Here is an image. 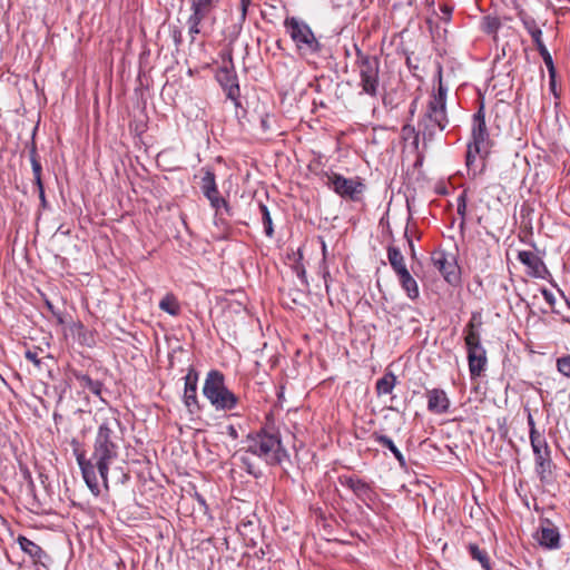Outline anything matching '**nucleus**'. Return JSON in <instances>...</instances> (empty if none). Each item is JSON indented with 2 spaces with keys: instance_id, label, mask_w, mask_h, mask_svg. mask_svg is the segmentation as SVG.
<instances>
[{
  "instance_id": "nucleus-61",
  "label": "nucleus",
  "mask_w": 570,
  "mask_h": 570,
  "mask_svg": "<svg viewBox=\"0 0 570 570\" xmlns=\"http://www.w3.org/2000/svg\"><path fill=\"white\" fill-rule=\"evenodd\" d=\"M442 12H444V13H446V14H451V12H452V8H450V7H448V6H444V7L442 8Z\"/></svg>"
},
{
  "instance_id": "nucleus-17",
  "label": "nucleus",
  "mask_w": 570,
  "mask_h": 570,
  "mask_svg": "<svg viewBox=\"0 0 570 570\" xmlns=\"http://www.w3.org/2000/svg\"><path fill=\"white\" fill-rule=\"evenodd\" d=\"M18 543L21 550L29 554L35 563L47 567L49 556L46 551L42 550L40 546L23 535H19Z\"/></svg>"
},
{
  "instance_id": "nucleus-24",
  "label": "nucleus",
  "mask_w": 570,
  "mask_h": 570,
  "mask_svg": "<svg viewBox=\"0 0 570 570\" xmlns=\"http://www.w3.org/2000/svg\"><path fill=\"white\" fill-rule=\"evenodd\" d=\"M387 259L396 275L407 271L405 259L399 247L390 245L387 247Z\"/></svg>"
},
{
  "instance_id": "nucleus-28",
  "label": "nucleus",
  "mask_w": 570,
  "mask_h": 570,
  "mask_svg": "<svg viewBox=\"0 0 570 570\" xmlns=\"http://www.w3.org/2000/svg\"><path fill=\"white\" fill-rule=\"evenodd\" d=\"M396 384V376L392 372L385 373L381 379L376 381V393L377 395H384L392 393Z\"/></svg>"
},
{
  "instance_id": "nucleus-51",
  "label": "nucleus",
  "mask_w": 570,
  "mask_h": 570,
  "mask_svg": "<svg viewBox=\"0 0 570 570\" xmlns=\"http://www.w3.org/2000/svg\"><path fill=\"white\" fill-rule=\"evenodd\" d=\"M37 188H38V193H39V199H40L41 207L47 208L48 203L46 199L45 187L41 186V187H37Z\"/></svg>"
},
{
  "instance_id": "nucleus-33",
  "label": "nucleus",
  "mask_w": 570,
  "mask_h": 570,
  "mask_svg": "<svg viewBox=\"0 0 570 570\" xmlns=\"http://www.w3.org/2000/svg\"><path fill=\"white\" fill-rule=\"evenodd\" d=\"M213 209H215L216 215H220L222 210H224L228 216H233V212L227 200L220 196V194L208 199Z\"/></svg>"
},
{
  "instance_id": "nucleus-58",
  "label": "nucleus",
  "mask_w": 570,
  "mask_h": 570,
  "mask_svg": "<svg viewBox=\"0 0 570 570\" xmlns=\"http://www.w3.org/2000/svg\"><path fill=\"white\" fill-rule=\"evenodd\" d=\"M416 104H417V99H414L412 102H411V106H410V115L411 117L414 116V112L416 110Z\"/></svg>"
},
{
  "instance_id": "nucleus-50",
  "label": "nucleus",
  "mask_w": 570,
  "mask_h": 570,
  "mask_svg": "<svg viewBox=\"0 0 570 570\" xmlns=\"http://www.w3.org/2000/svg\"><path fill=\"white\" fill-rule=\"evenodd\" d=\"M547 68H548L549 76H550V87H551V90L554 91L556 68H554L553 61L551 62V65H547Z\"/></svg>"
},
{
  "instance_id": "nucleus-18",
  "label": "nucleus",
  "mask_w": 570,
  "mask_h": 570,
  "mask_svg": "<svg viewBox=\"0 0 570 570\" xmlns=\"http://www.w3.org/2000/svg\"><path fill=\"white\" fill-rule=\"evenodd\" d=\"M371 439L374 442H376L377 444H380L381 446L389 449L390 452L393 454V456L399 462L400 466L402 469H406L407 465H406L404 455L399 450V448L394 444L393 440L390 436L375 431L371 434Z\"/></svg>"
},
{
  "instance_id": "nucleus-55",
  "label": "nucleus",
  "mask_w": 570,
  "mask_h": 570,
  "mask_svg": "<svg viewBox=\"0 0 570 570\" xmlns=\"http://www.w3.org/2000/svg\"><path fill=\"white\" fill-rule=\"evenodd\" d=\"M250 0H240L242 19L245 20Z\"/></svg>"
},
{
  "instance_id": "nucleus-39",
  "label": "nucleus",
  "mask_w": 570,
  "mask_h": 570,
  "mask_svg": "<svg viewBox=\"0 0 570 570\" xmlns=\"http://www.w3.org/2000/svg\"><path fill=\"white\" fill-rule=\"evenodd\" d=\"M422 127H420V130L416 131L415 127L411 126L410 124H406L403 126L402 128V132L404 135H413L414 136V144L417 146L419 144V137H420V134H422Z\"/></svg>"
},
{
  "instance_id": "nucleus-37",
  "label": "nucleus",
  "mask_w": 570,
  "mask_h": 570,
  "mask_svg": "<svg viewBox=\"0 0 570 570\" xmlns=\"http://www.w3.org/2000/svg\"><path fill=\"white\" fill-rule=\"evenodd\" d=\"M557 368L562 375L570 377V355L559 357L557 360Z\"/></svg>"
},
{
  "instance_id": "nucleus-57",
  "label": "nucleus",
  "mask_w": 570,
  "mask_h": 570,
  "mask_svg": "<svg viewBox=\"0 0 570 570\" xmlns=\"http://www.w3.org/2000/svg\"><path fill=\"white\" fill-rule=\"evenodd\" d=\"M296 272H297V276L299 278H305L306 272L303 266H301V267L296 266Z\"/></svg>"
},
{
  "instance_id": "nucleus-52",
  "label": "nucleus",
  "mask_w": 570,
  "mask_h": 570,
  "mask_svg": "<svg viewBox=\"0 0 570 570\" xmlns=\"http://www.w3.org/2000/svg\"><path fill=\"white\" fill-rule=\"evenodd\" d=\"M23 474H24V478L28 480V490H29L30 493L33 494L35 493V483H33V480L31 478V474H30V472L28 470H26L23 472Z\"/></svg>"
},
{
  "instance_id": "nucleus-34",
  "label": "nucleus",
  "mask_w": 570,
  "mask_h": 570,
  "mask_svg": "<svg viewBox=\"0 0 570 570\" xmlns=\"http://www.w3.org/2000/svg\"><path fill=\"white\" fill-rule=\"evenodd\" d=\"M483 31L488 35L497 33L502 23L498 17L487 16L482 21Z\"/></svg>"
},
{
  "instance_id": "nucleus-45",
  "label": "nucleus",
  "mask_w": 570,
  "mask_h": 570,
  "mask_svg": "<svg viewBox=\"0 0 570 570\" xmlns=\"http://www.w3.org/2000/svg\"><path fill=\"white\" fill-rule=\"evenodd\" d=\"M46 306L52 313V315L57 318L58 323L62 324L63 323L62 313L59 311H56L55 306L49 301H46Z\"/></svg>"
},
{
  "instance_id": "nucleus-36",
  "label": "nucleus",
  "mask_w": 570,
  "mask_h": 570,
  "mask_svg": "<svg viewBox=\"0 0 570 570\" xmlns=\"http://www.w3.org/2000/svg\"><path fill=\"white\" fill-rule=\"evenodd\" d=\"M219 0H191V8H198L200 11L206 13H210V11L216 7V3Z\"/></svg>"
},
{
  "instance_id": "nucleus-22",
  "label": "nucleus",
  "mask_w": 570,
  "mask_h": 570,
  "mask_svg": "<svg viewBox=\"0 0 570 570\" xmlns=\"http://www.w3.org/2000/svg\"><path fill=\"white\" fill-rule=\"evenodd\" d=\"M396 276L407 297L412 301L416 299L420 295L419 285L409 269Z\"/></svg>"
},
{
  "instance_id": "nucleus-43",
  "label": "nucleus",
  "mask_w": 570,
  "mask_h": 570,
  "mask_svg": "<svg viewBox=\"0 0 570 570\" xmlns=\"http://www.w3.org/2000/svg\"><path fill=\"white\" fill-rule=\"evenodd\" d=\"M24 356L28 361L32 362L37 367H40L41 360L38 357V353L36 351L28 350Z\"/></svg>"
},
{
  "instance_id": "nucleus-63",
  "label": "nucleus",
  "mask_w": 570,
  "mask_h": 570,
  "mask_svg": "<svg viewBox=\"0 0 570 570\" xmlns=\"http://www.w3.org/2000/svg\"><path fill=\"white\" fill-rule=\"evenodd\" d=\"M332 3H333L332 6H333V8H334V9H340V8H342V4H340V2H336V3H335V2L333 1Z\"/></svg>"
},
{
  "instance_id": "nucleus-48",
  "label": "nucleus",
  "mask_w": 570,
  "mask_h": 570,
  "mask_svg": "<svg viewBox=\"0 0 570 570\" xmlns=\"http://www.w3.org/2000/svg\"><path fill=\"white\" fill-rule=\"evenodd\" d=\"M269 115L268 114H264L261 116V128L264 132L268 131L271 129V124H269Z\"/></svg>"
},
{
  "instance_id": "nucleus-59",
  "label": "nucleus",
  "mask_w": 570,
  "mask_h": 570,
  "mask_svg": "<svg viewBox=\"0 0 570 570\" xmlns=\"http://www.w3.org/2000/svg\"><path fill=\"white\" fill-rule=\"evenodd\" d=\"M174 40H175L176 45L180 43V41H181V32L180 31H175Z\"/></svg>"
},
{
  "instance_id": "nucleus-47",
  "label": "nucleus",
  "mask_w": 570,
  "mask_h": 570,
  "mask_svg": "<svg viewBox=\"0 0 570 570\" xmlns=\"http://www.w3.org/2000/svg\"><path fill=\"white\" fill-rule=\"evenodd\" d=\"M404 237L406 238V242H407L409 249L411 252L412 258H415L416 257L415 247H414V244H413V240H412L411 236L409 235L407 226L405 227V230H404Z\"/></svg>"
},
{
  "instance_id": "nucleus-64",
  "label": "nucleus",
  "mask_w": 570,
  "mask_h": 570,
  "mask_svg": "<svg viewBox=\"0 0 570 570\" xmlns=\"http://www.w3.org/2000/svg\"><path fill=\"white\" fill-rule=\"evenodd\" d=\"M382 100H383V104H384L385 106H386L387 104H390V100H387V97H386V96H384Z\"/></svg>"
},
{
  "instance_id": "nucleus-35",
  "label": "nucleus",
  "mask_w": 570,
  "mask_h": 570,
  "mask_svg": "<svg viewBox=\"0 0 570 570\" xmlns=\"http://www.w3.org/2000/svg\"><path fill=\"white\" fill-rule=\"evenodd\" d=\"M446 95H448V89L442 83V78L440 77L439 87H438L436 91L432 95V98L430 99L429 102L446 105Z\"/></svg>"
},
{
  "instance_id": "nucleus-7",
  "label": "nucleus",
  "mask_w": 570,
  "mask_h": 570,
  "mask_svg": "<svg viewBox=\"0 0 570 570\" xmlns=\"http://www.w3.org/2000/svg\"><path fill=\"white\" fill-rule=\"evenodd\" d=\"M448 125L446 105L429 102L425 114L419 122V127H422L423 140H433L436 129L443 131Z\"/></svg>"
},
{
  "instance_id": "nucleus-62",
  "label": "nucleus",
  "mask_w": 570,
  "mask_h": 570,
  "mask_svg": "<svg viewBox=\"0 0 570 570\" xmlns=\"http://www.w3.org/2000/svg\"><path fill=\"white\" fill-rule=\"evenodd\" d=\"M322 253H323V256L325 257L326 256V244H325V242H322Z\"/></svg>"
},
{
  "instance_id": "nucleus-8",
  "label": "nucleus",
  "mask_w": 570,
  "mask_h": 570,
  "mask_svg": "<svg viewBox=\"0 0 570 570\" xmlns=\"http://www.w3.org/2000/svg\"><path fill=\"white\" fill-rule=\"evenodd\" d=\"M431 262L446 283L452 286L460 283L461 271L454 254L446 253L443 249H435L431 253Z\"/></svg>"
},
{
  "instance_id": "nucleus-20",
  "label": "nucleus",
  "mask_w": 570,
  "mask_h": 570,
  "mask_svg": "<svg viewBox=\"0 0 570 570\" xmlns=\"http://www.w3.org/2000/svg\"><path fill=\"white\" fill-rule=\"evenodd\" d=\"M519 18L524 27V29L531 36L534 45L539 48L541 45H544L542 41V30L538 27L535 19L523 11L519 13Z\"/></svg>"
},
{
  "instance_id": "nucleus-10",
  "label": "nucleus",
  "mask_w": 570,
  "mask_h": 570,
  "mask_svg": "<svg viewBox=\"0 0 570 570\" xmlns=\"http://www.w3.org/2000/svg\"><path fill=\"white\" fill-rule=\"evenodd\" d=\"M326 185L331 187L337 195L352 200H358V196L364 191L365 185L360 178H345L341 174H326Z\"/></svg>"
},
{
  "instance_id": "nucleus-15",
  "label": "nucleus",
  "mask_w": 570,
  "mask_h": 570,
  "mask_svg": "<svg viewBox=\"0 0 570 570\" xmlns=\"http://www.w3.org/2000/svg\"><path fill=\"white\" fill-rule=\"evenodd\" d=\"M468 363L471 379L481 376L488 364L487 351L483 346L468 350Z\"/></svg>"
},
{
  "instance_id": "nucleus-49",
  "label": "nucleus",
  "mask_w": 570,
  "mask_h": 570,
  "mask_svg": "<svg viewBox=\"0 0 570 570\" xmlns=\"http://www.w3.org/2000/svg\"><path fill=\"white\" fill-rule=\"evenodd\" d=\"M542 295H543V298L546 299V302L550 305V306H553L554 305V302H556V297L553 295L552 292H550L549 289L547 288H543L542 289Z\"/></svg>"
},
{
  "instance_id": "nucleus-4",
  "label": "nucleus",
  "mask_w": 570,
  "mask_h": 570,
  "mask_svg": "<svg viewBox=\"0 0 570 570\" xmlns=\"http://www.w3.org/2000/svg\"><path fill=\"white\" fill-rule=\"evenodd\" d=\"M203 394L216 411H232L239 403V397L226 386L225 375L218 370L207 373Z\"/></svg>"
},
{
  "instance_id": "nucleus-27",
  "label": "nucleus",
  "mask_w": 570,
  "mask_h": 570,
  "mask_svg": "<svg viewBox=\"0 0 570 570\" xmlns=\"http://www.w3.org/2000/svg\"><path fill=\"white\" fill-rule=\"evenodd\" d=\"M159 308L171 316H178L181 312L180 304L177 297L168 293L159 302Z\"/></svg>"
},
{
  "instance_id": "nucleus-11",
  "label": "nucleus",
  "mask_w": 570,
  "mask_h": 570,
  "mask_svg": "<svg viewBox=\"0 0 570 570\" xmlns=\"http://www.w3.org/2000/svg\"><path fill=\"white\" fill-rule=\"evenodd\" d=\"M338 481L343 487L350 489L355 497L370 509L372 508V503L377 499V494L371 484L356 475H341Z\"/></svg>"
},
{
  "instance_id": "nucleus-42",
  "label": "nucleus",
  "mask_w": 570,
  "mask_h": 570,
  "mask_svg": "<svg viewBox=\"0 0 570 570\" xmlns=\"http://www.w3.org/2000/svg\"><path fill=\"white\" fill-rule=\"evenodd\" d=\"M537 49H538V51H539L540 56L542 57L544 65H546V66H547V65H551V62H552L553 60H552V57H551L550 52L548 51V49H547L546 45H541V46H540L539 48H537Z\"/></svg>"
},
{
  "instance_id": "nucleus-1",
  "label": "nucleus",
  "mask_w": 570,
  "mask_h": 570,
  "mask_svg": "<svg viewBox=\"0 0 570 570\" xmlns=\"http://www.w3.org/2000/svg\"><path fill=\"white\" fill-rule=\"evenodd\" d=\"M120 430L121 423L111 412L99 421L91 455L88 458L85 451L73 450L85 483L95 497L101 492L99 478L104 488L109 489V468L117 460L122 442Z\"/></svg>"
},
{
  "instance_id": "nucleus-54",
  "label": "nucleus",
  "mask_w": 570,
  "mask_h": 570,
  "mask_svg": "<svg viewBox=\"0 0 570 570\" xmlns=\"http://www.w3.org/2000/svg\"><path fill=\"white\" fill-rule=\"evenodd\" d=\"M226 429L229 438H232L233 440H237L239 438L238 432L234 425L230 424Z\"/></svg>"
},
{
  "instance_id": "nucleus-12",
  "label": "nucleus",
  "mask_w": 570,
  "mask_h": 570,
  "mask_svg": "<svg viewBox=\"0 0 570 570\" xmlns=\"http://www.w3.org/2000/svg\"><path fill=\"white\" fill-rule=\"evenodd\" d=\"M199 374L194 366L188 367V372L185 375V386L183 394V402L190 414L198 413L200 405L197 397V385Z\"/></svg>"
},
{
  "instance_id": "nucleus-56",
  "label": "nucleus",
  "mask_w": 570,
  "mask_h": 570,
  "mask_svg": "<svg viewBox=\"0 0 570 570\" xmlns=\"http://www.w3.org/2000/svg\"><path fill=\"white\" fill-rule=\"evenodd\" d=\"M458 215L461 217V219L465 220L466 216V206H456Z\"/></svg>"
},
{
  "instance_id": "nucleus-16",
  "label": "nucleus",
  "mask_w": 570,
  "mask_h": 570,
  "mask_svg": "<svg viewBox=\"0 0 570 570\" xmlns=\"http://www.w3.org/2000/svg\"><path fill=\"white\" fill-rule=\"evenodd\" d=\"M428 410L434 414H444L450 409V400L442 389H432L426 391Z\"/></svg>"
},
{
  "instance_id": "nucleus-53",
  "label": "nucleus",
  "mask_w": 570,
  "mask_h": 570,
  "mask_svg": "<svg viewBox=\"0 0 570 570\" xmlns=\"http://www.w3.org/2000/svg\"><path fill=\"white\" fill-rule=\"evenodd\" d=\"M468 194L466 190H463L456 198V206H466Z\"/></svg>"
},
{
  "instance_id": "nucleus-38",
  "label": "nucleus",
  "mask_w": 570,
  "mask_h": 570,
  "mask_svg": "<svg viewBox=\"0 0 570 570\" xmlns=\"http://www.w3.org/2000/svg\"><path fill=\"white\" fill-rule=\"evenodd\" d=\"M532 451L543 450L544 446H549L548 442L542 433L530 438Z\"/></svg>"
},
{
  "instance_id": "nucleus-6",
  "label": "nucleus",
  "mask_w": 570,
  "mask_h": 570,
  "mask_svg": "<svg viewBox=\"0 0 570 570\" xmlns=\"http://www.w3.org/2000/svg\"><path fill=\"white\" fill-rule=\"evenodd\" d=\"M284 28L295 43L297 51L303 55H320L323 45L316 38L307 22L297 17H286Z\"/></svg>"
},
{
  "instance_id": "nucleus-44",
  "label": "nucleus",
  "mask_w": 570,
  "mask_h": 570,
  "mask_svg": "<svg viewBox=\"0 0 570 570\" xmlns=\"http://www.w3.org/2000/svg\"><path fill=\"white\" fill-rule=\"evenodd\" d=\"M129 479H130L129 473L127 471H125L122 468H120L116 483L124 485L129 481Z\"/></svg>"
},
{
  "instance_id": "nucleus-13",
  "label": "nucleus",
  "mask_w": 570,
  "mask_h": 570,
  "mask_svg": "<svg viewBox=\"0 0 570 570\" xmlns=\"http://www.w3.org/2000/svg\"><path fill=\"white\" fill-rule=\"evenodd\" d=\"M537 540L539 544L547 549H558L560 547V533L557 527L548 519L541 522L537 531Z\"/></svg>"
},
{
  "instance_id": "nucleus-32",
  "label": "nucleus",
  "mask_w": 570,
  "mask_h": 570,
  "mask_svg": "<svg viewBox=\"0 0 570 570\" xmlns=\"http://www.w3.org/2000/svg\"><path fill=\"white\" fill-rule=\"evenodd\" d=\"M258 208H259V212H261V215H262V222H263V225H264L265 235L267 237L272 238L274 236V227H273V220H272V217H271L269 209L263 203L258 204Z\"/></svg>"
},
{
  "instance_id": "nucleus-14",
  "label": "nucleus",
  "mask_w": 570,
  "mask_h": 570,
  "mask_svg": "<svg viewBox=\"0 0 570 570\" xmlns=\"http://www.w3.org/2000/svg\"><path fill=\"white\" fill-rule=\"evenodd\" d=\"M518 259L529 268L528 274L532 277L546 278V275L549 274L543 261L532 252L520 250Z\"/></svg>"
},
{
  "instance_id": "nucleus-60",
  "label": "nucleus",
  "mask_w": 570,
  "mask_h": 570,
  "mask_svg": "<svg viewBox=\"0 0 570 570\" xmlns=\"http://www.w3.org/2000/svg\"><path fill=\"white\" fill-rule=\"evenodd\" d=\"M195 497H196V500L198 501V503H199L200 505L206 507V501H205V499L203 498V495H200L199 493H196V494H195Z\"/></svg>"
},
{
  "instance_id": "nucleus-31",
  "label": "nucleus",
  "mask_w": 570,
  "mask_h": 570,
  "mask_svg": "<svg viewBox=\"0 0 570 570\" xmlns=\"http://www.w3.org/2000/svg\"><path fill=\"white\" fill-rule=\"evenodd\" d=\"M247 454L248 453H245V454L239 456V461H240L242 468L248 474L253 475L255 479L261 478L263 475L262 469Z\"/></svg>"
},
{
  "instance_id": "nucleus-29",
  "label": "nucleus",
  "mask_w": 570,
  "mask_h": 570,
  "mask_svg": "<svg viewBox=\"0 0 570 570\" xmlns=\"http://www.w3.org/2000/svg\"><path fill=\"white\" fill-rule=\"evenodd\" d=\"M552 459H543L535 462V473L542 483H548L552 475Z\"/></svg>"
},
{
  "instance_id": "nucleus-3",
  "label": "nucleus",
  "mask_w": 570,
  "mask_h": 570,
  "mask_svg": "<svg viewBox=\"0 0 570 570\" xmlns=\"http://www.w3.org/2000/svg\"><path fill=\"white\" fill-rule=\"evenodd\" d=\"M243 443L245 453L257 456L269 466L281 465L289 458L279 432L269 426L248 433Z\"/></svg>"
},
{
  "instance_id": "nucleus-21",
  "label": "nucleus",
  "mask_w": 570,
  "mask_h": 570,
  "mask_svg": "<svg viewBox=\"0 0 570 570\" xmlns=\"http://www.w3.org/2000/svg\"><path fill=\"white\" fill-rule=\"evenodd\" d=\"M466 549L472 560L478 561L483 570H492L490 554L484 548L476 543H469Z\"/></svg>"
},
{
  "instance_id": "nucleus-41",
  "label": "nucleus",
  "mask_w": 570,
  "mask_h": 570,
  "mask_svg": "<svg viewBox=\"0 0 570 570\" xmlns=\"http://www.w3.org/2000/svg\"><path fill=\"white\" fill-rule=\"evenodd\" d=\"M534 462L546 459H551V450L549 446H544L543 450L533 451Z\"/></svg>"
},
{
  "instance_id": "nucleus-23",
  "label": "nucleus",
  "mask_w": 570,
  "mask_h": 570,
  "mask_svg": "<svg viewBox=\"0 0 570 570\" xmlns=\"http://www.w3.org/2000/svg\"><path fill=\"white\" fill-rule=\"evenodd\" d=\"M200 189L203 191V195L207 199H212V197L219 194V190H218V187L216 184L215 173L209 168L205 169V174H204V176L202 178V183H200Z\"/></svg>"
},
{
  "instance_id": "nucleus-19",
  "label": "nucleus",
  "mask_w": 570,
  "mask_h": 570,
  "mask_svg": "<svg viewBox=\"0 0 570 570\" xmlns=\"http://www.w3.org/2000/svg\"><path fill=\"white\" fill-rule=\"evenodd\" d=\"M70 374L79 383L81 387L89 390L92 394L101 399V393L104 389L102 382L98 380H92L88 374L77 370H71Z\"/></svg>"
},
{
  "instance_id": "nucleus-30",
  "label": "nucleus",
  "mask_w": 570,
  "mask_h": 570,
  "mask_svg": "<svg viewBox=\"0 0 570 570\" xmlns=\"http://www.w3.org/2000/svg\"><path fill=\"white\" fill-rule=\"evenodd\" d=\"M464 333V342L466 350L482 346L480 331H474L473 325H465Z\"/></svg>"
},
{
  "instance_id": "nucleus-9",
  "label": "nucleus",
  "mask_w": 570,
  "mask_h": 570,
  "mask_svg": "<svg viewBox=\"0 0 570 570\" xmlns=\"http://www.w3.org/2000/svg\"><path fill=\"white\" fill-rule=\"evenodd\" d=\"M229 66L220 67L216 72V79L220 85L222 89L226 94L227 99H230L236 108H240L242 104L239 100L240 88L238 82V76L235 71L232 56L229 55Z\"/></svg>"
},
{
  "instance_id": "nucleus-26",
  "label": "nucleus",
  "mask_w": 570,
  "mask_h": 570,
  "mask_svg": "<svg viewBox=\"0 0 570 570\" xmlns=\"http://www.w3.org/2000/svg\"><path fill=\"white\" fill-rule=\"evenodd\" d=\"M29 159L32 167L33 173V181L37 187L43 186L41 174H42V166L39 160V155L37 151L36 142L32 140L30 147H29Z\"/></svg>"
},
{
  "instance_id": "nucleus-46",
  "label": "nucleus",
  "mask_w": 570,
  "mask_h": 570,
  "mask_svg": "<svg viewBox=\"0 0 570 570\" xmlns=\"http://www.w3.org/2000/svg\"><path fill=\"white\" fill-rule=\"evenodd\" d=\"M528 425H529V432H530V438L533 436V435H537V434H540V432L537 430L535 428V422H534V419L532 416L531 413L528 414Z\"/></svg>"
},
{
  "instance_id": "nucleus-25",
  "label": "nucleus",
  "mask_w": 570,
  "mask_h": 570,
  "mask_svg": "<svg viewBox=\"0 0 570 570\" xmlns=\"http://www.w3.org/2000/svg\"><path fill=\"white\" fill-rule=\"evenodd\" d=\"M191 14L187 19L188 33L191 42L195 37L200 32V23L207 18L208 13L200 11L198 8H191Z\"/></svg>"
},
{
  "instance_id": "nucleus-5",
  "label": "nucleus",
  "mask_w": 570,
  "mask_h": 570,
  "mask_svg": "<svg viewBox=\"0 0 570 570\" xmlns=\"http://www.w3.org/2000/svg\"><path fill=\"white\" fill-rule=\"evenodd\" d=\"M354 48L356 56L355 65L358 70L362 94L375 98L380 92L381 60L375 55L363 52L357 45H354Z\"/></svg>"
},
{
  "instance_id": "nucleus-2",
  "label": "nucleus",
  "mask_w": 570,
  "mask_h": 570,
  "mask_svg": "<svg viewBox=\"0 0 570 570\" xmlns=\"http://www.w3.org/2000/svg\"><path fill=\"white\" fill-rule=\"evenodd\" d=\"M492 145L485 122L484 105L481 104L472 117L471 139L466 146L465 166L469 177L475 178L484 173Z\"/></svg>"
},
{
  "instance_id": "nucleus-40",
  "label": "nucleus",
  "mask_w": 570,
  "mask_h": 570,
  "mask_svg": "<svg viewBox=\"0 0 570 570\" xmlns=\"http://www.w3.org/2000/svg\"><path fill=\"white\" fill-rule=\"evenodd\" d=\"M466 325H473L474 331H480L482 326V316L480 312H472L471 320Z\"/></svg>"
}]
</instances>
